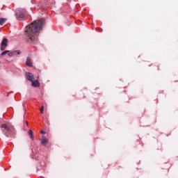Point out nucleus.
Masks as SVG:
<instances>
[{"mask_svg": "<svg viewBox=\"0 0 178 178\" xmlns=\"http://www.w3.org/2000/svg\"><path fill=\"white\" fill-rule=\"evenodd\" d=\"M31 2H32V3H35V0H32Z\"/></svg>", "mask_w": 178, "mask_h": 178, "instance_id": "16", "label": "nucleus"}, {"mask_svg": "<svg viewBox=\"0 0 178 178\" xmlns=\"http://www.w3.org/2000/svg\"><path fill=\"white\" fill-rule=\"evenodd\" d=\"M41 134H45V131H41Z\"/></svg>", "mask_w": 178, "mask_h": 178, "instance_id": "15", "label": "nucleus"}, {"mask_svg": "<svg viewBox=\"0 0 178 178\" xmlns=\"http://www.w3.org/2000/svg\"><path fill=\"white\" fill-rule=\"evenodd\" d=\"M44 24L45 19H40L39 20L34 21L31 24L26 26L25 33L29 41H37L38 35H37L36 33H38V31L42 29V26H44Z\"/></svg>", "mask_w": 178, "mask_h": 178, "instance_id": "1", "label": "nucleus"}, {"mask_svg": "<svg viewBox=\"0 0 178 178\" xmlns=\"http://www.w3.org/2000/svg\"><path fill=\"white\" fill-rule=\"evenodd\" d=\"M40 113H44V106H43L40 108Z\"/></svg>", "mask_w": 178, "mask_h": 178, "instance_id": "14", "label": "nucleus"}, {"mask_svg": "<svg viewBox=\"0 0 178 178\" xmlns=\"http://www.w3.org/2000/svg\"><path fill=\"white\" fill-rule=\"evenodd\" d=\"M6 48V46L1 45L0 49L1 51H5Z\"/></svg>", "mask_w": 178, "mask_h": 178, "instance_id": "13", "label": "nucleus"}, {"mask_svg": "<svg viewBox=\"0 0 178 178\" xmlns=\"http://www.w3.org/2000/svg\"><path fill=\"white\" fill-rule=\"evenodd\" d=\"M22 54V51L20 50H15L14 51H10L8 53V56H15V55H20Z\"/></svg>", "mask_w": 178, "mask_h": 178, "instance_id": "4", "label": "nucleus"}, {"mask_svg": "<svg viewBox=\"0 0 178 178\" xmlns=\"http://www.w3.org/2000/svg\"><path fill=\"white\" fill-rule=\"evenodd\" d=\"M28 134L30 136V138H31V140L34 139V136L33 135V131L31 129L29 130Z\"/></svg>", "mask_w": 178, "mask_h": 178, "instance_id": "10", "label": "nucleus"}, {"mask_svg": "<svg viewBox=\"0 0 178 178\" xmlns=\"http://www.w3.org/2000/svg\"><path fill=\"white\" fill-rule=\"evenodd\" d=\"M1 129H4L5 131H3V133L6 136V137H13V134H15V131L13 129H10V128H9L8 125L3 124L1 126Z\"/></svg>", "mask_w": 178, "mask_h": 178, "instance_id": "3", "label": "nucleus"}, {"mask_svg": "<svg viewBox=\"0 0 178 178\" xmlns=\"http://www.w3.org/2000/svg\"><path fill=\"white\" fill-rule=\"evenodd\" d=\"M31 84L33 87H40V82H38V79L31 81Z\"/></svg>", "mask_w": 178, "mask_h": 178, "instance_id": "7", "label": "nucleus"}, {"mask_svg": "<svg viewBox=\"0 0 178 178\" xmlns=\"http://www.w3.org/2000/svg\"><path fill=\"white\" fill-rule=\"evenodd\" d=\"M1 45H3L4 47H8V39H6V38L3 39V40L1 43Z\"/></svg>", "mask_w": 178, "mask_h": 178, "instance_id": "8", "label": "nucleus"}, {"mask_svg": "<svg viewBox=\"0 0 178 178\" xmlns=\"http://www.w3.org/2000/svg\"><path fill=\"white\" fill-rule=\"evenodd\" d=\"M6 54H9V50H6V51H3V52L1 54V56H3V55H6Z\"/></svg>", "mask_w": 178, "mask_h": 178, "instance_id": "12", "label": "nucleus"}, {"mask_svg": "<svg viewBox=\"0 0 178 178\" xmlns=\"http://www.w3.org/2000/svg\"><path fill=\"white\" fill-rule=\"evenodd\" d=\"M42 145H45L47 143H48V139L45 138V136H43L42 138Z\"/></svg>", "mask_w": 178, "mask_h": 178, "instance_id": "9", "label": "nucleus"}, {"mask_svg": "<svg viewBox=\"0 0 178 178\" xmlns=\"http://www.w3.org/2000/svg\"><path fill=\"white\" fill-rule=\"evenodd\" d=\"M27 15V10L24 8H17L15 12L16 19L22 21L24 20L26 15Z\"/></svg>", "mask_w": 178, "mask_h": 178, "instance_id": "2", "label": "nucleus"}, {"mask_svg": "<svg viewBox=\"0 0 178 178\" xmlns=\"http://www.w3.org/2000/svg\"><path fill=\"white\" fill-rule=\"evenodd\" d=\"M26 78L27 80H29V81H33V80H34V76L33 75V74L30 73V72H26Z\"/></svg>", "mask_w": 178, "mask_h": 178, "instance_id": "5", "label": "nucleus"}, {"mask_svg": "<svg viewBox=\"0 0 178 178\" xmlns=\"http://www.w3.org/2000/svg\"><path fill=\"white\" fill-rule=\"evenodd\" d=\"M5 22H6V18H0V26H3Z\"/></svg>", "mask_w": 178, "mask_h": 178, "instance_id": "11", "label": "nucleus"}, {"mask_svg": "<svg viewBox=\"0 0 178 178\" xmlns=\"http://www.w3.org/2000/svg\"><path fill=\"white\" fill-rule=\"evenodd\" d=\"M26 65V66H29V67H33V63H31V57H27Z\"/></svg>", "mask_w": 178, "mask_h": 178, "instance_id": "6", "label": "nucleus"}]
</instances>
